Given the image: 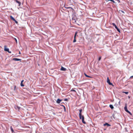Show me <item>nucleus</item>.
Returning a JSON list of instances; mask_svg holds the SVG:
<instances>
[{
  "mask_svg": "<svg viewBox=\"0 0 133 133\" xmlns=\"http://www.w3.org/2000/svg\"><path fill=\"white\" fill-rule=\"evenodd\" d=\"M79 117L80 119H82V123L84 124H86L85 122L84 121V117L83 115H79Z\"/></svg>",
  "mask_w": 133,
  "mask_h": 133,
  "instance_id": "f257e3e1",
  "label": "nucleus"
},
{
  "mask_svg": "<svg viewBox=\"0 0 133 133\" xmlns=\"http://www.w3.org/2000/svg\"><path fill=\"white\" fill-rule=\"evenodd\" d=\"M124 109L125 110V111L126 112H127L128 113H129L131 115H132V114L131 113V112L130 111H128V110L127 109V107L126 105H125V106L124 107Z\"/></svg>",
  "mask_w": 133,
  "mask_h": 133,
  "instance_id": "f03ea898",
  "label": "nucleus"
},
{
  "mask_svg": "<svg viewBox=\"0 0 133 133\" xmlns=\"http://www.w3.org/2000/svg\"><path fill=\"white\" fill-rule=\"evenodd\" d=\"M112 25L114 26L115 28L117 29V31L119 33H120V30L118 28L116 25L114 23H112Z\"/></svg>",
  "mask_w": 133,
  "mask_h": 133,
  "instance_id": "7ed1b4c3",
  "label": "nucleus"
},
{
  "mask_svg": "<svg viewBox=\"0 0 133 133\" xmlns=\"http://www.w3.org/2000/svg\"><path fill=\"white\" fill-rule=\"evenodd\" d=\"M77 33V32H75V35L74 36V39L73 41V42L74 43H75L76 42V35Z\"/></svg>",
  "mask_w": 133,
  "mask_h": 133,
  "instance_id": "20e7f679",
  "label": "nucleus"
},
{
  "mask_svg": "<svg viewBox=\"0 0 133 133\" xmlns=\"http://www.w3.org/2000/svg\"><path fill=\"white\" fill-rule=\"evenodd\" d=\"M107 82L109 84V85H112L113 86V85L110 82V80L109 79L108 77H107Z\"/></svg>",
  "mask_w": 133,
  "mask_h": 133,
  "instance_id": "39448f33",
  "label": "nucleus"
},
{
  "mask_svg": "<svg viewBox=\"0 0 133 133\" xmlns=\"http://www.w3.org/2000/svg\"><path fill=\"white\" fill-rule=\"evenodd\" d=\"M21 59L17 58H13L12 59V60H14V61H21Z\"/></svg>",
  "mask_w": 133,
  "mask_h": 133,
  "instance_id": "423d86ee",
  "label": "nucleus"
},
{
  "mask_svg": "<svg viewBox=\"0 0 133 133\" xmlns=\"http://www.w3.org/2000/svg\"><path fill=\"white\" fill-rule=\"evenodd\" d=\"M62 101V99H61L59 98H58L57 99V100L56 101V103L57 104H59Z\"/></svg>",
  "mask_w": 133,
  "mask_h": 133,
  "instance_id": "0eeeda50",
  "label": "nucleus"
},
{
  "mask_svg": "<svg viewBox=\"0 0 133 133\" xmlns=\"http://www.w3.org/2000/svg\"><path fill=\"white\" fill-rule=\"evenodd\" d=\"M6 45L4 46V50L5 51L8 52L9 50V49L6 48Z\"/></svg>",
  "mask_w": 133,
  "mask_h": 133,
  "instance_id": "6e6552de",
  "label": "nucleus"
},
{
  "mask_svg": "<svg viewBox=\"0 0 133 133\" xmlns=\"http://www.w3.org/2000/svg\"><path fill=\"white\" fill-rule=\"evenodd\" d=\"M60 70H62V71H66V69L65 68L62 66Z\"/></svg>",
  "mask_w": 133,
  "mask_h": 133,
  "instance_id": "1a4fd4ad",
  "label": "nucleus"
},
{
  "mask_svg": "<svg viewBox=\"0 0 133 133\" xmlns=\"http://www.w3.org/2000/svg\"><path fill=\"white\" fill-rule=\"evenodd\" d=\"M15 1L17 3H18L19 4L18 6H20L21 3L19 1H18L17 0H16Z\"/></svg>",
  "mask_w": 133,
  "mask_h": 133,
  "instance_id": "9d476101",
  "label": "nucleus"
},
{
  "mask_svg": "<svg viewBox=\"0 0 133 133\" xmlns=\"http://www.w3.org/2000/svg\"><path fill=\"white\" fill-rule=\"evenodd\" d=\"M109 107L112 109L114 108V107L112 105L110 104L109 105Z\"/></svg>",
  "mask_w": 133,
  "mask_h": 133,
  "instance_id": "9b49d317",
  "label": "nucleus"
},
{
  "mask_svg": "<svg viewBox=\"0 0 133 133\" xmlns=\"http://www.w3.org/2000/svg\"><path fill=\"white\" fill-rule=\"evenodd\" d=\"M104 126L107 125L108 126H110V125L108 123H105V124H104Z\"/></svg>",
  "mask_w": 133,
  "mask_h": 133,
  "instance_id": "f8f14e48",
  "label": "nucleus"
},
{
  "mask_svg": "<svg viewBox=\"0 0 133 133\" xmlns=\"http://www.w3.org/2000/svg\"><path fill=\"white\" fill-rule=\"evenodd\" d=\"M84 74L85 75V76L87 77H88V78H92V77H91V76H88V75H87L85 73H84Z\"/></svg>",
  "mask_w": 133,
  "mask_h": 133,
  "instance_id": "ddd939ff",
  "label": "nucleus"
},
{
  "mask_svg": "<svg viewBox=\"0 0 133 133\" xmlns=\"http://www.w3.org/2000/svg\"><path fill=\"white\" fill-rule=\"evenodd\" d=\"M79 115H82V109H80L79 110Z\"/></svg>",
  "mask_w": 133,
  "mask_h": 133,
  "instance_id": "4468645a",
  "label": "nucleus"
},
{
  "mask_svg": "<svg viewBox=\"0 0 133 133\" xmlns=\"http://www.w3.org/2000/svg\"><path fill=\"white\" fill-rule=\"evenodd\" d=\"M10 17L11 19H12V20H13V21H14V20H15V18L14 17H13L11 16H10Z\"/></svg>",
  "mask_w": 133,
  "mask_h": 133,
  "instance_id": "2eb2a0df",
  "label": "nucleus"
},
{
  "mask_svg": "<svg viewBox=\"0 0 133 133\" xmlns=\"http://www.w3.org/2000/svg\"><path fill=\"white\" fill-rule=\"evenodd\" d=\"M10 129H11V131L12 132L14 133V130L13 129V128H12V127H11V126L10 127Z\"/></svg>",
  "mask_w": 133,
  "mask_h": 133,
  "instance_id": "dca6fc26",
  "label": "nucleus"
},
{
  "mask_svg": "<svg viewBox=\"0 0 133 133\" xmlns=\"http://www.w3.org/2000/svg\"><path fill=\"white\" fill-rule=\"evenodd\" d=\"M21 87H23L24 86L22 83H21Z\"/></svg>",
  "mask_w": 133,
  "mask_h": 133,
  "instance_id": "f3484780",
  "label": "nucleus"
},
{
  "mask_svg": "<svg viewBox=\"0 0 133 133\" xmlns=\"http://www.w3.org/2000/svg\"><path fill=\"white\" fill-rule=\"evenodd\" d=\"M14 21L15 22V23H16L17 24L18 23V22L15 19Z\"/></svg>",
  "mask_w": 133,
  "mask_h": 133,
  "instance_id": "a211bd4d",
  "label": "nucleus"
},
{
  "mask_svg": "<svg viewBox=\"0 0 133 133\" xmlns=\"http://www.w3.org/2000/svg\"><path fill=\"white\" fill-rule=\"evenodd\" d=\"M62 106H63V107H64V111H66V109H65V107L63 105H62Z\"/></svg>",
  "mask_w": 133,
  "mask_h": 133,
  "instance_id": "6ab92c4d",
  "label": "nucleus"
},
{
  "mask_svg": "<svg viewBox=\"0 0 133 133\" xmlns=\"http://www.w3.org/2000/svg\"><path fill=\"white\" fill-rule=\"evenodd\" d=\"M123 92L125 93V94H127L128 93V92Z\"/></svg>",
  "mask_w": 133,
  "mask_h": 133,
  "instance_id": "aec40b11",
  "label": "nucleus"
},
{
  "mask_svg": "<svg viewBox=\"0 0 133 133\" xmlns=\"http://www.w3.org/2000/svg\"><path fill=\"white\" fill-rule=\"evenodd\" d=\"M67 9H72V8H71V7H67Z\"/></svg>",
  "mask_w": 133,
  "mask_h": 133,
  "instance_id": "412c9836",
  "label": "nucleus"
},
{
  "mask_svg": "<svg viewBox=\"0 0 133 133\" xmlns=\"http://www.w3.org/2000/svg\"><path fill=\"white\" fill-rule=\"evenodd\" d=\"M64 101H68V99L67 98H65L64 99Z\"/></svg>",
  "mask_w": 133,
  "mask_h": 133,
  "instance_id": "4be33fe9",
  "label": "nucleus"
},
{
  "mask_svg": "<svg viewBox=\"0 0 133 133\" xmlns=\"http://www.w3.org/2000/svg\"><path fill=\"white\" fill-rule=\"evenodd\" d=\"M101 57L100 56L98 58V61H100L101 60Z\"/></svg>",
  "mask_w": 133,
  "mask_h": 133,
  "instance_id": "5701e85b",
  "label": "nucleus"
},
{
  "mask_svg": "<svg viewBox=\"0 0 133 133\" xmlns=\"http://www.w3.org/2000/svg\"><path fill=\"white\" fill-rule=\"evenodd\" d=\"M116 1H117L119 3L120 2V1L119 0H116Z\"/></svg>",
  "mask_w": 133,
  "mask_h": 133,
  "instance_id": "b1692460",
  "label": "nucleus"
},
{
  "mask_svg": "<svg viewBox=\"0 0 133 133\" xmlns=\"http://www.w3.org/2000/svg\"><path fill=\"white\" fill-rule=\"evenodd\" d=\"M121 11L122 12V13H124V11L122 10H121Z\"/></svg>",
  "mask_w": 133,
  "mask_h": 133,
  "instance_id": "393cba45",
  "label": "nucleus"
},
{
  "mask_svg": "<svg viewBox=\"0 0 133 133\" xmlns=\"http://www.w3.org/2000/svg\"><path fill=\"white\" fill-rule=\"evenodd\" d=\"M15 41H16V43H17V40L15 38Z\"/></svg>",
  "mask_w": 133,
  "mask_h": 133,
  "instance_id": "a878e982",
  "label": "nucleus"
},
{
  "mask_svg": "<svg viewBox=\"0 0 133 133\" xmlns=\"http://www.w3.org/2000/svg\"><path fill=\"white\" fill-rule=\"evenodd\" d=\"M17 107L18 108V110L20 108V107Z\"/></svg>",
  "mask_w": 133,
  "mask_h": 133,
  "instance_id": "bb28decb",
  "label": "nucleus"
},
{
  "mask_svg": "<svg viewBox=\"0 0 133 133\" xmlns=\"http://www.w3.org/2000/svg\"><path fill=\"white\" fill-rule=\"evenodd\" d=\"M112 1V2H113L114 3H115V2L114 1V0H112V1Z\"/></svg>",
  "mask_w": 133,
  "mask_h": 133,
  "instance_id": "cd10ccee",
  "label": "nucleus"
},
{
  "mask_svg": "<svg viewBox=\"0 0 133 133\" xmlns=\"http://www.w3.org/2000/svg\"><path fill=\"white\" fill-rule=\"evenodd\" d=\"M8 52L9 53H11V51H9H9H8Z\"/></svg>",
  "mask_w": 133,
  "mask_h": 133,
  "instance_id": "c85d7f7f",
  "label": "nucleus"
},
{
  "mask_svg": "<svg viewBox=\"0 0 133 133\" xmlns=\"http://www.w3.org/2000/svg\"><path fill=\"white\" fill-rule=\"evenodd\" d=\"M133 77V76H131L130 77V78Z\"/></svg>",
  "mask_w": 133,
  "mask_h": 133,
  "instance_id": "c756f323",
  "label": "nucleus"
},
{
  "mask_svg": "<svg viewBox=\"0 0 133 133\" xmlns=\"http://www.w3.org/2000/svg\"><path fill=\"white\" fill-rule=\"evenodd\" d=\"M24 81V80H23L22 81H21V83H23V82Z\"/></svg>",
  "mask_w": 133,
  "mask_h": 133,
  "instance_id": "7c9ffc66",
  "label": "nucleus"
},
{
  "mask_svg": "<svg viewBox=\"0 0 133 133\" xmlns=\"http://www.w3.org/2000/svg\"><path fill=\"white\" fill-rule=\"evenodd\" d=\"M16 88V86H14V90H15Z\"/></svg>",
  "mask_w": 133,
  "mask_h": 133,
  "instance_id": "2f4dec72",
  "label": "nucleus"
},
{
  "mask_svg": "<svg viewBox=\"0 0 133 133\" xmlns=\"http://www.w3.org/2000/svg\"><path fill=\"white\" fill-rule=\"evenodd\" d=\"M21 54V53H20V52L19 51V54Z\"/></svg>",
  "mask_w": 133,
  "mask_h": 133,
  "instance_id": "473e14b6",
  "label": "nucleus"
},
{
  "mask_svg": "<svg viewBox=\"0 0 133 133\" xmlns=\"http://www.w3.org/2000/svg\"><path fill=\"white\" fill-rule=\"evenodd\" d=\"M128 97H129V98H130V97L129 96Z\"/></svg>",
  "mask_w": 133,
  "mask_h": 133,
  "instance_id": "72a5a7b5",
  "label": "nucleus"
},
{
  "mask_svg": "<svg viewBox=\"0 0 133 133\" xmlns=\"http://www.w3.org/2000/svg\"><path fill=\"white\" fill-rule=\"evenodd\" d=\"M120 102H119V103H120Z\"/></svg>",
  "mask_w": 133,
  "mask_h": 133,
  "instance_id": "f704fd0d",
  "label": "nucleus"
}]
</instances>
